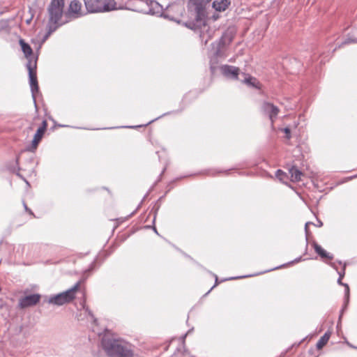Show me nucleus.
Here are the masks:
<instances>
[{"instance_id":"nucleus-4","label":"nucleus","mask_w":357,"mask_h":357,"mask_svg":"<svg viewBox=\"0 0 357 357\" xmlns=\"http://www.w3.org/2000/svg\"><path fill=\"white\" fill-rule=\"evenodd\" d=\"M89 13L107 12L115 9L114 0H84Z\"/></svg>"},{"instance_id":"nucleus-22","label":"nucleus","mask_w":357,"mask_h":357,"mask_svg":"<svg viewBox=\"0 0 357 357\" xmlns=\"http://www.w3.org/2000/svg\"><path fill=\"white\" fill-rule=\"evenodd\" d=\"M244 82L245 84H247L248 85L251 86L252 87H255L257 89L259 88V85H260L259 82L257 80L256 78H255L253 77L248 76V77H246L244 79Z\"/></svg>"},{"instance_id":"nucleus-43","label":"nucleus","mask_w":357,"mask_h":357,"mask_svg":"<svg viewBox=\"0 0 357 357\" xmlns=\"http://www.w3.org/2000/svg\"><path fill=\"white\" fill-rule=\"evenodd\" d=\"M215 286V284L213 287H211V289H210L209 291H208V292L206 293V294H208V293H210V291H211V289H212Z\"/></svg>"},{"instance_id":"nucleus-39","label":"nucleus","mask_w":357,"mask_h":357,"mask_svg":"<svg viewBox=\"0 0 357 357\" xmlns=\"http://www.w3.org/2000/svg\"><path fill=\"white\" fill-rule=\"evenodd\" d=\"M138 127H141V126H138ZM126 128H137V126H127Z\"/></svg>"},{"instance_id":"nucleus-38","label":"nucleus","mask_w":357,"mask_h":357,"mask_svg":"<svg viewBox=\"0 0 357 357\" xmlns=\"http://www.w3.org/2000/svg\"><path fill=\"white\" fill-rule=\"evenodd\" d=\"M331 264V266L333 268H334L335 270H337V266H335V264L334 263H331V264Z\"/></svg>"},{"instance_id":"nucleus-16","label":"nucleus","mask_w":357,"mask_h":357,"mask_svg":"<svg viewBox=\"0 0 357 357\" xmlns=\"http://www.w3.org/2000/svg\"><path fill=\"white\" fill-rule=\"evenodd\" d=\"M349 43H357V28L352 29L351 32L348 34L347 38L338 45V47Z\"/></svg>"},{"instance_id":"nucleus-37","label":"nucleus","mask_w":357,"mask_h":357,"mask_svg":"<svg viewBox=\"0 0 357 357\" xmlns=\"http://www.w3.org/2000/svg\"><path fill=\"white\" fill-rule=\"evenodd\" d=\"M23 206H24V209H25L26 211H28V210H29V208H28L27 205L26 204V203H25L24 202H23Z\"/></svg>"},{"instance_id":"nucleus-28","label":"nucleus","mask_w":357,"mask_h":357,"mask_svg":"<svg viewBox=\"0 0 357 357\" xmlns=\"http://www.w3.org/2000/svg\"><path fill=\"white\" fill-rule=\"evenodd\" d=\"M169 113H170V112L164 113L163 114H162L161 116H158V118H156V119H153V120H152V121H149L148 123H146V125H149V124H150V123H151L152 122H153V121H155V120H157V119H158L161 118L162 116H166L167 114H169Z\"/></svg>"},{"instance_id":"nucleus-47","label":"nucleus","mask_w":357,"mask_h":357,"mask_svg":"<svg viewBox=\"0 0 357 357\" xmlns=\"http://www.w3.org/2000/svg\"><path fill=\"white\" fill-rule=\"evenodd\" d=\"M217 281H218V278H217V276H215V284L217 283Z\"/></svg>"},{"instance_id":"nucleus-30","label":"nucleus","mask_w":357,"mask_h":357,"mask_svg":"<svg viewBox=\"0 0 357 357\" xmlns=\"http://www.w3.org/2000/svg\"><path fill=\"white\" fill-rule=\"evenodd\" d=\"M310 224H312V222H306L305 225V233H306V236H307V235H308V229H307V228H308V225ZM306 238L307 239V237H306Z\"/></svg>"},{"instance_id":"nucleus-5","label":"nucleus","mask_w":357,"mask_h":357,"mask_svg":"<svg viewBox=\"0 0 357 357\" xmlns=\"http://www.w3.org/2000/svg\"><path fill=\"white\" fill-rule=\"evenodd\" d=\"M197 24V19L192 21H188L185 23V26L195 31H199V37L202 42L206 45L209 40H211L213 36L214 31L208 26L204 20V17H202V23L199 26H195Z\"/></svg>"},{"instance_id":"nucleus-24","label":"nucleus","mask_w":357,"mask_h":357,"mask_svg":"<svg viewBox=\"0 0 357 357\" xmlns=\"http://www.w3.org/2000/svg\"><path fill=\"white\" fill-rule=\"evenodd\" d=\"M275 176L282 182L285 181V179L287 178V175L285 172H284L281 169H278L275 173Z\"/></svg>"},{"instance_id":"nucleus-46","label":"nucleus","mask_w":357,"mask_h":357,"mask_svg":"<svg viewBox=\"0 0 357 357\" xmlns=\"http://www.w3.org/2000/svg\"><path fill=\"white\" fill-rule=\"evenodd\" d=\"M279 268V267L273 268L271 269L270 271L275 270V269H277V268Z\"/></svg>"},{"instance_id":"nucleus-34","label":"nucleus","mask_w":357,"mask_h":357,"mask_svg":"<svg viewBox=\"0 0 357 357\" xmlns=\"http://www.w3.org/2000/svg\"><path fill=\"white\" fill-rule=\"evenodd\" d=\"M342 278H338V279H337V284H340V285L343 286L344 283H343L342 282Z\"/></svg>"},{"instance_id":"nucleus-29","label":"nucleus","mask_w":357,"mask_h":357,"mask_svg":"<svg viewBox=\"0 0 357 357\" xmlns=\"http://www.w3.org/2000/svg\"><path fill=\"white\" fill-rule=\"evenodd\" d=\"M284 132L287 134V137L288 139H289L290 138V129L288 128H285L284 129Z\"/></svg>"},{"instance_id":"nucleus-41","label":"nucleus","mask_w":357,"mask_h":357,"mask_svg":"<svg viewBox=\"0 0 357 357\" xmlns=\"http://www.w3.org/2000/svg\"><path fill=\"white\" fill-rule=\"evenodd\" d=\"M26 211L29 212L30 214L33 215V213L31 209L29 208V210Z\"/></svg>"},{"instance_id":"nucleus-20","label":"nucleus","mask_w":357,"mask_h":357,"mask_svg":"<svg viewBox=\"0 0 357 357\" xmlns=\"http://www.w3.org/2000/svg\"><path fill=\"white\" fill-rule=\"evenodd\" d=\"M343 287H344V305L341 310L340 319H341L342 314L343 312L346 310L347 307V305L349 302V287L347 284H344Z\"/></svg>"},{"instance_id":"nucleus-6","label":"nucleus","mask_w":357,"mask_h":357,"mask_svg":"<svg viewBox=\"0 0 357 357\" xmlns=\"http://www.w3.org/2000/svg\"><path fill=\"white\" fill-rule=\"evenodd\" d=\"M26 68L29 71V78L31 91L32 93V98L33 100L34 105L36 106V95L35 93L38 91L39 87L38 84V80L36 73L33 72V70L36 68V61L32 62L31 59H29L26 65Z\"/></svg>"},{"instance_id":"nucleus-33","label":"nucleus","mask_w":357,"mask_h":357,"mask_svg":"<svg viewBox=\"0 0 357 357\" xmlns=\"http://www.w3.org/2000/svg\"><path fill=\"white\" fill-rule=\"evenodd\" d=\"M16 174L17 176L22 178L27 184H29V182L20 173H17Z\"/></svg>"},{"instance_id":"nucleus-40","label":"nucleus","mask_w":357,"mask_h":357,"mask_svg":"<svg viewBox=\"0 0 357 357\" xmlns=\"http://www.w3.org/2000/svg\"><path fill=\"white\" fill-rule=\"evenodd\" d=\"M190 331H188L187 333H185L183 337H182V339L184 340V339L185 338V337L187 336L188 333H189Z\"/></svg>"},{"instance_id":"nucleus-19","label":"nucleus","mask_w":357,"mask_h":357,"mask_svg":"<svg viewBox=\"0 0 357 357\" xmlns=\"http://www.w3.org/2000/svg\"><path fill=\"white\" fill-rule=\"evenodd\" d=\"M331 337V333L329 331L326 332L324 335L317 342V348L318 349H322L328 342Z\"/></svg>"},{"instance_id":"nucleus-35","label":"nucleus","mask_w":357,"mask_h":357,"mask_svg":"<svg viewBox=\"0 0 357 357\" xmlns=\"http://www.w3.org/2000/svg\"><path fill=\"white\" fill-rule=\"evenodd\" d=\"M93 266H94V264H92L91 265L90 268H89V269H87V270L85 271V273H88V272L91 271V270H93Z\"/></svg>"},{"instance_id":"nucleus-45","label":"nucleus","mask_w":357,"mask_h":357,"mask_svg":"<svg viewBox=\"0 0 357 357\" xmlns=\"http://www.w3.org/2000/svg\"><path fill=\"white\" fill-rule=\"evenodd\" d=\"M170 7L169 4L166 5V8L168 9Z\"/></svg>"},{"instance_id":"nucleus-42","label":"nucleus","mask_w":357,"mask_h":357,"mask_svg":"<svg viewBox=\"0 0 357 357\" xmlns=\"http://www.w3.org/2000/svg\"><path fill=\"white\" fill-rule=\"evenodd\" d=\"M357 178V174H356V175H354V176H353L349 177V179H352V178Z\"/></svg>"},{"instance_id":"nucleus-14","label":"nucleus","mask_w":357,"mask_h":357,"mask_svg":"<svg viewBox=\"0 0 357 357\" xmlns=\"http://www.w3.org/2000/svg\"><path fill=\"white\" fill-rule=\"evenodd\" d=\"M312 246L314 249V251L317 255L320 256L322 259H333V255L328 252H326L324 249L321 248V245H319L317 243L314 241L312 243Z\"/></svg>"},{"instance_id":"nucleus-12","label":"nucleus","mask_w":357,"mask_h":357,"mask_svg":"<svg viewBox=\"0 0 357 357\" xmlns=\"http://www.w3.org/2000/svg\"><path fill=\"white\" fill-rule=\"evenodd\" d=\"M221 72L226 77L238 79L239 68L233 66L224 65L221 67Z\"/></svg>"},{"instance_id":"nucleus-17","label":"nucleus","mask_w":357,"mask_h":357,"mask_svg":"<svg viewBox=\"0 0 357 357\" xmlns=\"http://www.w3.org/2000/svg\"><path fill=\"white\" fill-rule=\"evenodd\" d=\"M230 2L228 0H215L213 2V8L218 11H224L227 8Z\"/></svg>"},{"instance_id":"nucleus-18","label":"nucleus","mask_w":357,"mask_h":357,"mask_svg":"<svg viewBox=\"0 0 357 357\" xmlns=\"http://www.w3.org/2000/svg\"><path fill=\"white\" fill-rule=\"evenodd\" d=\"M20 45L22 48V51L23 52L26 58L29 59L33 53V50L31 46L26 43L23 39L20 40Z\"/></svg>"},{"instance_id":"nucleus-10","label":"nucleus","mask_w":357,"mask_h":357,"mask_svg":"<svg viewBox=\"0 0 357 357\" xmlns=\"http://www.w3.org/2000/svg\"><path fill=\"white\" fill-rule=\"evenodd\" d=\"M83 15L82 13V3L78 0H73L70 2L66 17L70 19H76Z\"/></svg>"},{"instance_id":"nucleus-31","label":"nucleus","mask_w":357,"mask_h":357,"mask_svg":"<svg viewBox=\"0 0 357 357\" xmlns=\"http://www.w3.org/2000/svg\"><path fill=\"white\" fill-rule=\"evenodd\" d=\"M301 260H302V257H299L295 259L294 261H291L289 264L297 263V262L301 261Z\"/></svg>"},{"instance_id":"nucleus-26","label":"nucleus","mask_w":357,"mask_h":357,"mask_svg":"<svg viewBox=\"0 0 357 357\" xmlns=\"http://www.w3.org/2000/svg\"><path fill=\"white\" fill-rule=\"evenodd\" d=\"M345 268H346V264H344L342 270L341 271H337V274L339 275V278H343L345 275Z\"/></svg>"},{"instance_id":"nucleus-13","label":"nucleus","mask_w":357,"mask_h":357,"mask_svg":"<svg viewBox=\"0 0 357 357\" xmlns=\"http://www.w3.org/2000/svg\"><path fill=\"white\" fill-rule=\"evenodd\" d=\"M149 13H151L152 15H162L167 18L169 17L168 15L164 13V6L161 5L156 1H151Z\"/></svg>"},{"instance_id":"nucleus-36","label":"nucleus","mask_w":357,"mask_h":357,"mask_svg":"<svg viewBox=\"0 0 357 357\" xmlns=\"http://www.w3.org/2000/svg\"><path fill=\"white\" fill-rule=\"evenodd\" d=\"M247 276L244 275V276H238V277H235V278H229V280H232V279H238V278H246Z\"/></svg>"},{"instance_id":"nucleus-32","label":"nucleus","mask_w":357,"mask_h":357,"mask_svg":"<svg viewBox=\"0 0 357 357\" xmlns=\"http://www.w3.org/2000/svg\"><path fill=\"white\" fill-rule=\"evenodd\" d=\"M317 227H321L323 226V222L320 220H317Z\"/></svg>"},{"instance_id":"nucleus-44","label":"nucleus","mask_w":357,"mask_h":357,"mask_svg":"<svg viewBox=\"0 0 357 357\" xmlns=\"http://www.w3.org/2000/svg\"><path fill=\"white\" fill-rule=\"evenodd\" d=\"M153 230H154V232H155L156 234H158V231H157V229L155 227H153Z\"/></svg>"},{"instance_id":"nucleus-8","label":"nucleus","mask_w":357,"mask_h":357,"mask_svg":"<svg viewBox=\"0 0 357 357\" xmlns=\"http://www.w3.org/2000/svg\"><path fill=\"white\" fill-rule=\"evenodd\" d=\"M261 109L264 114L268 116L269 119L271 120L272 123H273V122L276 119L278 114L280 112V109L277 106L266 101L262 103Z\"/></svg>"},{"instance_id":"nucleus-15","label":"nucleus","mask_w":357,"mask_h":357,"mask_svg":"<svg viewBox=\"0 0 357 357\" xmlns=\"http://www.w3.org/2000/svg\"><path fill=\"white\" fill-rule=\"evenodd\" d=\"M289 172L291 174V181L293 182H298L301 180L303 173L295 165H292L289 168Z\"/></svg>"},{"instance_id":"nucleus-3","label":"nucleus","mask_w":357,"mask_h":357,"mask_svg":"<svg viewBox=\"0 0 357 357\" xmlns=\"http://www.w3.org/2000/svg\"><path fill=\"white\" fill-rule=\"evenodd\" d=\"M64 0H51L47 10L49 21L47 24L61 26L63 23L60 22L63 15Z\"/></svg>"},{"instance_id":"nucleus-23","label":"nucleus","mask_w":357,"mask_h":357,"mask_svg":"<svg viewBox=\"0 0 357 357\" xmlns=\"http://www.w3.org/2000/svg\"><path fill=\"white\" fill-rule=\"evenodd\" d=\"M58 27H59V25L47 24V33H45V35L44 36L43 40V41H45V40L49 38V36H50L53 32H54V31L56 30V29H57Z\"/></svg>"},{"instance_id":"nucleus-11","label":"nucleus","mask_w":357,"mask_h":357,"mask_svg":"<svg viewBox=\"0 0 357 357\" xmlns=\"http://www.w3.org/2000/svg\"><path fill=\"white\" fill-rule=\"evenodd\" d=\"M212 45L213 48L215 47V50L213 52V54L210 56V63H211V68L213 70L214 68L213 65L217 64L218 61V59L223 56V53L222 52V47L224 45L223 39L221 38L219 42L215 43H213Z\"/></svg>"},{"instance_id":"nucleus-27","label":"nucleus","mask_w":357,"mask_h":357,"mask_svg":"<svg viewBox=\"0 0 357 357\" xmlns=\"http://www.w3.org/2000/svg\"><path fill=\"white\" fill-rule=\"evenodd\" d=\"M47 121L45 120H44L42 122V126L40 128H38V130H40L42 132H43L45 133V132L47 129Z\"/></svg>"},{"instance_id":"nucleus-21","label":"nucleus","mask_w":357,"mask_h":357,"mask_svg":"<svg viewBox=\"0 0 357 357\" xmlns=\"http://www.w3.org/2000/svg\"><path fill=\"white\" fill-rule=\"evenodd\" d=\"M44 135V132H42L40 130H37L36 132L34 135L33 139L32 140V146L33 149H36L38 143L41 140L43 136Z\"/></svg>"},{"instance_id":"nucleus-7","label":"nucleus","mask_w":357,"mask_h":357,"mask_svg":"<svg viewBox=\"0 0 357 357\" xmlns=\"http://www.w3.org/2000/svg\"><path fill=\"white\" fill-rule=\"evenodd\" d=\"M211 0H190V3L192 6H194L195 12V17L197 19L196 26H199L202 23V17H205V8Z\"/></svg>"},{"instance_id":"nucleus-2","label":"nucleus","mask_w":357,"mask_h":357,"mask_svg":"<svg viewBox=\"0 0 357 357\" xmlns=\"http://www.w3.org/2000/svg\"><path fill=\"white\" fill-rule=\"evenodd\" d=\"M81 282L79 281L70 289L56 295L50 296L47 298L49 304L60 306L71 302L75 298V292L78 289Z\"/></svg>"},{"instance_id":"nucleus-9","label":"nucleus","mask_w":357,"mask_h":357,"mask_svg":"<svg viewBox=\"0 0 357 357\" xmlns=\"http://www.w3.org/2000/svg\"><path fill=\"white\" fill-rule=\"evenodd\" d=\"M40 299V295L33 294L22 297L19 299L18 306L20 308L24 309L36 305Z\"/></svg>"},{"instance_id":"nucleus-25","label":"nucleus","mask_w":357,"mask_h":357,"mask_svg":"<svg viewBox=\"0 0 357 357\" xmlns=\"http://www.w3.org/2000/svg\"><path fill=\"white\" fill-rule=\"evenodd\" d=\"M84 309L85 310L86 312L88 313V314L93 319V321L96 322L97 319L94 317L93 314L92 312L89 310L88 307L84 306Z\"/></svg>"},{"instance_id":"nucleus-1","label":"nucleus","mask_w":357,"mask_h":357,"mask_svg":"<svg viewBox=\"0 0 357 357\" xmlns=\"http://www.w3.org/2000/svg\"><path fill=\"white\" fill-rule=\"evenodd\" d=\"M101 344L109 357H133V351L127 342L121 339L104 337Z\"/></svg>"}]
</instances>
